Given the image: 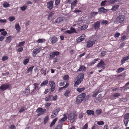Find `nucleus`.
<instances>
[{
  "instance_id": "1",
  "label": "nucleus",
  "mask_w": 129,
  "mask_h": 129,
  "mask_svg": "<svg viewBox=\"0 0 129 129\" xmlns=\"http://www.w3.org/2000/svg\"><path fill=\"white\" fill-rule=\"evenodd\" d=\"M84 77V74L83 73L79 74L75 80L74 86L77 87L78 85L81 83Z\"/></svg>"
},
{
  "instance_id": "2",
  "label": "nucleus",
  "mask_w": 129,
  "mask_h": 129,
  "mask_svg": "<svg viewBox=\"0 0 129 129\" xmlns=\"http://www.w3.org/2000/svg\"><path fill=\"white\" fill-rule=\"evenodd\" d=\"M85 96L86 94L85 93H83L79 95L76 98V104L78 105L82 103L84 100Z\"/></svg>"
},
{
  "instance_id": "3",
  "label": "nucleus",
  "mask_w": 129,
  "mask_h": 129,
  "mask_svg": "<svg viewBox=\"0 0 129 129\" xmlns=\"http://www.w3.org/2000/svg\"><path fill=\"white\" fill-rule=\"evenodd\" d=\"M125 19V16L122 14H120L115 19L114 21L117 23L118 24L123 22Z\"/></svg>"
},
{
  "instance_id": "4",
  "label": "nucleus",
  "mask_w": 129,
  "mask_h": 129,
  "mask_svg": "<svg viewBox=\"0 0 129 129\" xmlns=\"http://www.w3.org/2000/svg\"><path fill=\"white\" fill-rule=\"evenodd\" d=\"M76 115L74 113H69L68 114V119L71 123H73L77 118Z\"/></svg>"
},
{
  "instance_id": "5",
  "label": "nucleus",
  "mask_w": 129,
  "mask_h": 129,
  "mask_svg": "<svg viewBox=\"0 0 129 129\" xmlns=\"http://www.w3.org/2000/svg\"><path fill=\"white\" fill-rule=\"evenodd\" d=\"M39 85V84L38 83H36L34 84V89L31 93V94L32 95L36 94L39 91V90L40 88V87H38Z\"/></svg>"
},
{
  "instance_id": "6",
  "label": "nucleus",
  "mask_w": 129,
  "mask_h": 129,
  "mask_svg": "<svg viewBox=\"0 0 129 129\" xmlns=\"http://www.w3.org/2000/svg\"><path fill=\"white\" fill-rule=\"evenodd\" d=\"M41 47H39L34 49L32 51V55L34 57L36 56L42 50Z\"/></svg>"
},
{
  "instance_id": "7",
  "label": "nucleus",
  "mask_w": 129,
  "mask_h": 129,
  "mask_svg": "<svg viewBox=\"0 0 129 129\" xmlns=\"http://www.w3.org/2000/svg\"><path fill=\"white\" fill-rule=\"evenodd\" d=\"M60 54L59 52L56 51L52 52L50 53L49 55L48 56V58L50 59H52L54 58L55 56H58Z\"/></svg>"
},
{
  "instance_id": "8",
  "label": "nucleus",
  "mask_w": 129,
  "mask_h": 129,
  "mask_svg": "<svg viewBox=\"0 0 129 129\" xmlns=\"http://www.w3.org/2000/svg\"><path fill=\"white\" fill-rule=\"evenodd\" d=\"M49 86H50V90L51 92H53L55 89V84L53 81H50L49 82Z\"/></svg>"
},
{
  "instance_id": "9",
  "label": "nucleus",
  "mask_w": 129,
  "mask_h": 129,
  "mask_svg": "<svg viewBox=\"0 0 129 129\" xmlns=\"http://www.w3.org/2000/svg\"><path fill=\"white\" fill-rule=\"evenodd\" d=\"M10 87V85L8 83H7L5 84H2L0 87V89L4 91L8 89Z\"/></svg>"
},
{
  "instance_id": "10",
  "label": "nucleus",
  "mask_w": 129,
  "mask_h": 129,
  "mask_svg": "<svg viewBox=\"0 0 129 129\" xmlns=\"http://www.w3.org/2000/svg\"><path fill=\"white\" fill-rule=\"evenodd\" d=\"M54 2L51 1L47 3V8L49 10H51L53 8Z\"/></svg>"
},
{
  "instance_id": "11",
  "label": "nucleus",
  "mask_w": 129,
  "mask_h": 129,
  "mask_svg": "<svg viewBox=\"0 0 129 129\" xmlns=\"http://www.w3.org/2000/svg\"><path fill=\"white\" fill-rule=\"evenodd\" d=\"M87 45L86 46L87 48H90L92 47L95 44V41H88L87 42Z\"/></svg>"
},
{
  "instance_id": "12",
  "label": "nucleus",
  "mask_w": 129,
  "mask_h": 129,
  "mask_svg": "<svg viewBox=\"0 0 129 129\" xmlns=\"http://www.w3.org/2000/svg\"><path fill=\"white\" fill-rule=\"evenodd\" d=\"M95 30H98L100 27V22L98 21L96 22L94 24L93 26Z\"/></svg>"
},
{
  "instance_id": "13",
  "label": "nucleus",
  "mask_w": 129,
  "mask_h": 129,
  "mask_svg": "<svg viewBox=\"0 0 129 129\" xmlns=\"http://www.w3.org/2000/svg\"><path fill=\"white\" fill-rule=\"evenodd\" d=\"M50 39L51 42L52 44H54L56 43L58 41L57 37L55 36L51 38Z\"/></svg>"
},
{
  "instance_id": "14",
  "label": "nucleus",
  "mask_w": 129,
  "mask_h": 129,
  "mask_svg": "<svg viewBox=\"0 0 129 129\" xmlns=\"http://www.w3.org/2000/svg\"><path fill=\"white\" fill-rule=\"evenodd\" d=\"M105 65V64L102 60H101L100 62L98 63L97 66L98 67H101L103 69H104L105 67L104 66Z\"/></svg>"
},
{
  "instance_id": "15",
  "label": "nucleus",
  "mask_w": 129,
  "mask_h": 129,
  "mask_svg": "<svg viewBox=\"0 0 129 129\" xmlns=\"http://www.w3.org/2000/svg\"><path fill=\"white\" fill-rule=\"evenodd\" d=\"M98 10V12L99 13H106L108 11L107 10L105 9L103 7L100 8Z\"/></svg>"
},
{
  "instance_id": "16",
  "label": "nucleus",
  "mask_w": 129,
  "mask_h": 129,
  "mask_svg": "<svg viewBox=\"0 0 129 129\" xmlns=\"http://www.w3.org/2000/svg\"><path fill=\"white\" fill-rule=\"evenodd\" d=\"M129 59V54L127 56L124 57L121 61V63L122 64L125 62V61Z\"/></svg>"
},
{
  "instance_id": "17",
  "label": "nucleus",
  "mask_w": 129,
  "mask_h": 129,
  "mask_svg": "<svg viewBox=\"0 0 129 129\" xmlns=\"http://www.w3.org/2000/svg\"><path fill=\"white\" fill-rule=\"evenodd\" d=\"M86 113L88 115H92L93 116L94 114V111L93 110H87L86 112Z\"/></svg>"
},
{
  "instance_id": "18",
  "label": "nucleus",
  "mask_w": 129,
  "mask_h": 129,
  "mask_svg": "<svg viewBox=\"0 0 129 129\" xmlns=\"http://www.w3.org/2000/svg\"><path fill=\"white\" fill-rule=\"evenodd\" d=\"M88 27L87 25H84L82 26L78 27V29L79 30H85Z\"/></svg>"
},
{
  "instance_id": "19",
  "label": "nucleus",
  "mask_w": 129,
  "mask_h": 129,
  "mask_svg": "<svg viewBox=\"0 0 129 129\" xmlns=\"http://www.w3.org/2000/svg\"><path fill=\"white\" fill-rule=\"evenodd\" d=\"M119 6V5H115L112 7L111 9V10L113 11H116L117 10Z\"/></svg>"
},
{
  "instance_id": "20",
  "label": "nucleus",
  "mask_w": 129,
  "mask_h": 129,
  "mask_svg": "<svg viewBox=\"0 0 129 129\" xmlns=\"http://www.w3.org/2000/svg\"><path fill=\"white\" fill-rule=\"evenodd\" d=\"M78 1L77 0H75L73 2H72L71 4V8L73 9L74 7L76 6L77 3Z\"/></svg>"
},
{
  "instance_id": "21",
  "label": "nucleus",
  "mask_w": 129,
  "mask_h": 129,
  "mask_svg": "<svg viewBox=\"0 0 129 129\" xmlns=\"http://www.w3.org/2000/svg\"><path fill=\"white\" fill-rule=\"evenodd\" d=\"M86 69V67L84 66H81L79 69L77 71V72H78L79 71H82L83 70V71L85 70Z\"/></svg>"
},
{
  "instance_id": "22",
  "label": "nucleus",
  "mask_w": 129,
  "mask_h": 129,
  "mask_svg": "<svg viewBox=\"0 0 129 129\" xmlns=\"http://www.w3.org/2000/svg\"><path fill=\"white\" fill-rule=\"evenodd\" d=\"M70 92V89H67L64 93V95L66 97L68 96L69 95V94Z\"/></svg>"
},
{
  "instance_id": "23",
  "label": "nucleus",
  "mask_w": 129,
  "mask_h": 129,
  "mask_svg": "<svg viewBox=\"0 0 129 129\" xmlns=\"http://www.w3.org/2000/svg\"><path fill=\"white\" fill-rule=\"evenodd\" d=\"M25 93V95L27 96L30 93V90L28 87L25 89L24 91Z\"/></svg>"
},
{
  "instance_id": "24",
  "label": "nucleus",
  "mask_w": 129,
  "mask_h": 129,
  "mask_svg": "<svg viewBox=\"0 0 129 129\" xmlns=\"http://www.w3.org/2000/svg\"><path fill=\"white\" fill-rule=\"evenodd\" d=\"M67 116H65L62 118L59 121L58 123H62L63 124V122L64 121L67 120Z\"/></svg>"
},
{
  "instance_id": "25",
  "label": "nucleus",
  "mask_w": 129,
  "mask_h": 129,
  "mask_svg": "<svg viewBox=\"0 0 129 129\" xmlns=\"http://www.w3.org/2000/svg\"><path fill=\"white\" fill-rule=\"evenodd\" d=\"M54 12H50L49 15H48V19L50 20V19L51 18L53 15H54Z\"/></svg>"
},
{
  "instance_id": "26",
  "label": "nucleus",
  "mask_w": 129,
  "mask_h": 129,
  "mask_svg": "<svg viewBox=\"0 0 129 129\" xmlns=\"http://www.w3.org/2000/svg\"><path fill=\"white\" fill-rule=\"evenodd\" d=\"M15 28L16 30L17 31V33H18L20 31L21 29V27L18 24H16Z\"/></svg>"
},
{
  "instance_id": "27",
  "label": "nucleus",
  "mask_w": 129,
  "mask_h": 129,
  "mask_svg": "<svg viewBox=\"0 0 129 129\" xmlns=\"http://www.w3.org/2000/svg\"><path fill=\"white\" fill-rule=\"evenodd\" d=\"M124 122L126 126H127L128 122L129 121L128 118L125 117L124 116Z\"/></svg>"
},
{
  "instance_id": "28",
  "label": "nucleus",
  "mask_w": 129,
  "mask_h": 129,
  "mask_svg": "<svg viewBox=\"0 0 129 129\" xmlns=\"http://www.w3.org/2000/svg\"><path fill=\"white\" fill-rule=\"evenodd\" d=\"M128 85H129V82L127 83L125 85L122 87V88L124 90L128 89H129V86H128Z\"/></svg>"
},
{
  "instance_id": "29",
  "label": "nucleus",
  "mask_w": 129,
  "mask_h": 129,
  "mask_svg": "<svg viewBox=\"0 0 129 129\" xmlns=\"http://www.w3.org/2000/svg\"><path fill=\"white\" fill-rule=\"evenodd\" d=\"M48 80H46L42 82L40 85V86L42 87L43 86L47 84L48 83Z\"/></svg>"
},
{
  "instance_id": "30",
  "label": "nucleus",
  "mask_w": 129,
  "mask_h": 129,
  "mask_svg": "<svg viewBox=\"0 0 129 129\" xmlns=\"http://www.w3.org/2000/svg\"><path fill=\"white\" fill-rule=\"evenodd\" d=\"M46 111V109H43L42 108H39L37 109L36 111L37 112H44L45 111Z\"/></svg>"
},
{
  "instance_id": "31",
  "label": "nucleus",
  "mask_w": 129,
  "mask_h": 129,
  "mask_svg": "<svg viewBox=\"0 0 129 129\" xmlns=\"http://www.w3.org/2000/svg\"><path fill=\"white\" fill-rule=\"evenodd\" d=\"M46 40L44 39H39L37 40V42L38 43H45Z\"/></svg>"
},
{
  "instance_id": "32",
  "label": "nucleus",
  "mask_w": 129,
  "mask_h": 129,
  "mask_svg": "<svg viewBox=\"0 0 129 129\" xmlns=\"http://www.w3.org/2000/svg\"><path fill=\"white\" fill-rule=\"evenodd\" d=\"M11 36H9L7 37L6 38V40H5V42L9 44L10 43L11 41Z\"/></svg>"
},
{
  "instance_id": "33",
  "label": "nucleus",
  "mask_w": 129,
  "mask_h": 129,
  "mask_svg": "<svg viewBox=\"0 0 129 129\" xmlns=\"http://www.w3.org/2000/svg\"><path fill=\"white\" fill-rule=\"evenodd\" d=\"M57 120V118H56L54 119L51 122L50 125V127H52L55 124Z\"/></svg>"
},
{
  "instance_id": "34",
  "label": "nucleus",
  "mask_w": 129,
  "mask_h": 129,
  "mask_svg": "<svg viewBox=\"0 0 129 129\" xmlns=\"http://www.w3.org/2000/svg\"><path fill=\"white\" fill-rule=\"evenodd\" d=\"M62 21V19L60 18H58L56 19L55 22L57 24H59Z\"/></svg>"
},
{
  "instance_id": "35",
  "label": "nucleus",
  "mask_w": 129,
  "mask_h": 129,
  "mask_svg": "<svg viewBox=\"0 0 129 129\" xmlns=\"http://www.w3.org/2000/svg\"><path fill=\"white\" fill-rule=\"evenodd\" d=\"M124 70V68H120L117 70L116 72L117 73H119L123 71Z\"/></svg>"
},
{
  "instance_id": "36",
  "label": "nucleus",
  "mask_w": 129,
  "mask_h": 129,
  "mask_svg": "<svg viewBox=\"0 0 129 129\" xmlns=\"http://www.w3.org/2000/svg\"><path fill=\"white\" fill-rule=\"evenodd\" d=\"M3 5V7L5 8H7L10 6V5L9 3L6 2H4Z\"/></svg>"
},
{
  "instance_id": "37",
  "label": "nucleus",
  "mask_w": 129,
  "mask_h": 129,
  "mask_svg": "<svg viewBox=\"0 0 129 129\" xmlns=\"http://www.w3.org/2000/svg\"><path fill=\"white\" fill-rule=\"evenodd\" d=\"M34 68V66H32L29 67L28 69L26 71V73H28L29 72H32L33 71V69Z\"/></svg>"
},
{
  "instance_id": "38",
  "label": "nucleus",
  "mask_w": 129,
  "mask_h": 129,
  "mask_svg": "<svg viewBox=\"0 0 129 129\" xmlns=\"http://www.w3.org/2000/svg\"><path fill=\"white\" fill-rule=\"evenodd\" d=\"M106 54V51H102L100 55V57H103Z\"/></svg>"
},
{
  "instance_id": "39",
  "label": "nucleus",
  "mask_w": 129,
  "mask_h": 129,
  "mask_svg": "<svg viewBox=\"0 0 129 129\" xmlns=\"http://www.w3.org/2000/svg\"><path fill=\"white\" fill-rule=\"evenodd\" d=\"M52 97V95H49L45 98V100L47 101H49L50 100L51 98Z\"/></svg>"
},
{
  "instance_id": "40",
  "label": "nucleus",
  "mask_w": 129,
  "mask_h": 129,
  "mask_svg": "<svg viewBox=\"0 0 129 129\" xmlns=\"http://www.w3.org/2000/svg\"><path fill=\"white\" fill-rule=\"evenodd\" d=\"M25 43V42L24 41H23L19 43V44L17 46L18 47L23 46L24 45Z\"/></svg>"
},
{
  "instance_id": "41",
  "label": "nucleus",
  "mask_w": 129,
  "mask_h": 129,
  "mask_svg": "<svg viewBox=\"0 0 129 129\" xmlns=\"http://www.w3.org/2000/svg\"><path fill=\"white\" fill-rule=\"evenodd\" d=\"M63 125L62 123H59V124L56 127L57 129H61Z\"/></svg>"
},
{
  "instance_id": "42",
  "label": "nucleus",
  "mask_w": 129,
  "mask_h": 129,
  "mask_svg": "<svg viewBox=\"0 0 129 129\" xmlns=\"http://www.w3.org/2000/svg\"><path fill=\"white\" fill-rule=\"evenodd\" d=\"M49 117L47 116L45 117L44 118V124H46L47 123L49 120Z\"/></svg>"
},
{
  "instance_id": "43",
  "label": "nucleus",
  "mask_w": 129,
  "mask_h": 129,
  "mask_svg": "<svg viewBox=\"0 0 129 129\" xmlns=\"http://www.w3.org/2000/svg\"><path fill=\"white\" fill-rule=\"evenodd\" d=\"M70 30L71 31L72 33H76L77 32L75 30V29L73 27H72L70 28Z\"/></svg>"
},
{
  "instance_id": "44",
  "label": "nucleus",
  "mask_w": 129,
  "mask_h": 129,
  "mask_svg": "<svg viewBox=\"0 0 129 129\" xmlns=\"http://www.w3.org/2000/svg\"><path fill=\"white\" fill-rule=\"evenodd\" d=\"M8 19L10 21L12 22L15 19V17L14 16H10L9 17Z\"/></svg>"
},
{
  "instance_id": "45",
  "label": "nucleus",
  "mask_w": 129,
  "mask_h": 129,
  "mask_svg": "<svg viewBox=\"0 0 129 129\" xmlns=\"http://www.w3.org/2000/svg\"><path fill=\"white\" fill-rule=\"evenodd\" d=\"M102 113V110L101 109H99L96 110V114L97 115H99L100 114Z\"/></svg>"
},
{
  "instance_id": "46",
  "label": "nucleus",
  "mask_w": 129,
  "mask_h": 129,
  "mask_svg": "<svg viewBox=\"0 0 129 129\" xmlns=\"http://www.w3.org/2000/svg\"><path fill=\"white\" fill-rule=\"evenodd\" d=\"M25 110H26L25 107H22L19 110V113H21L25 111Z\"/></svg>"
},
{
  "instance_id": "47",
  "label": "nucleus",
  "mask_w": 129,
  "mask_h": 129,
  "mask_svg": "<svg viewBox=\"0 0 129 129\" xmlns=\"http://www.w3.org/2000/svg\"><path fill=\"white\" fill-rule=\"evenodd\" d=\"M120 95V94L119 93H115L113 94V96L114 97H118Z\"/></svg>"
},
{
  "instance_id": "48",
  "label": "nucleus",
  "mask_w": 129,
  "mask_h": 129,
  "mask_svg": "<svg viewBox=\"0 0 129 129\" xmlns=\"http://www.w3.org/2000/svg\"><path fill=\"white\" fill-rule=\"evenodd\" d=\"M60 108H58L55 109L54 111H53V112L55 113V114L57 115L58 112L60 111Z\"/></svg>"
},
{
  "instance_id": "49",
  "label": "nucleus",
  "mask_w": 129,
  "mask_h": 129,
  "mask_svg": "<svg viewBox=\"0 0 129 129\" xmlns=\"http://www.w3.org/2000/svg\"><path fill=\"white\" fill-rule=\"evenodd\" d=\"M84 89V88L83 87L81 88H77L76 90L77 91L79 92H81L83 91Z\"/></svg>"
},
{
  "instance_id": "50",
  "label": "nucleus",
  "mask_w": 129,
  "mask_h": 129,
  "mask_svg": "<svg viewBox=\"0 0 129 129\" xmlns=\"http://www.w3.org/2000/svg\"><path fill=\"white\" fill-rule=\"evenodd\" d=\"M107 1H108L105 0L102 2L101 4V6H105L106 5V2Z\"/></svg>"
},
{
  "instance_id": "51",
  "label": "nucleus",
  "mask_w": 129,
  "mask_h": 129,
  "mask_svg": "<svg viewBox=\"0 0 129 129\" xmlns=\"http://www.w3.org/2000/svg\"><path fill=\"white\" fill-rule=\"evenodd\" d=\"M27 7L26 6L24 5L21 8V10L22 11H24L26 9Z\"/></svg>"
},
{
  "instance_id": "52",
  "label": "nucleus",
  "mask_w": 129,
  "mask_h": 129,
  "mask_svg": "<svg viewBox=\"0 0 129 129\" xmlns=\"http://www.w3.org/2000/svg\"><path fill=\"white\" fill-rule=\"evenodd\" d=\"M57 115L55 114V113L54 112H53L52 114L51 115V117L52 118H53L55 117Z\"/></svg>"
},
{
  "instance_id": "53",
  "label": "nucleus",
  "mask_w": 129,
  "mask_h": 129,
  "mask_svg": "<svg viewBox=\"0 0 129 129\" xmlns=\"http://www.w3.org/2000/svg\"><path fill=\"white\" fill-rule=\"evenodd\" d=\"M108 23V21L106 20H103L101 22V24L102 25H105Z\"/></svg>"
},
{
  "instance_id": "54",
  "label": "nucleus",
  "mask_w": 129,
  "mask_h": 129,
  "mask_svg": "<svg viewBox=\"0 0 129 129\" xmlns=\"http://www.w3.org/2000/svg\"><path fill=\"white\" fill-rule=\"evenodd\" d=\"M99 92L98 91H95L92 94V96L93 97H95Z\"/></svg>"
},
{
  "instance_id": "55",
  "label": "nucleus",
  "mask_w": 129,
  "mask_h": 129,
  "mask_svg": "<svg viewBox=\"0 0 129 129\" xmlns=\"http://www.w3.org/2000/svg\"><path fill=\"white\" fill-rule=\"evenodd\" d=\"M29 60L28 59H26L24 61L23 63L24 65L26 64L29 61Z\"/></svg>"
},
{
  "instance_id": "56",
  "label": "nucleus",
  "mask_w": 129,
  "mask_h": 129,
  "mask_svg": "<svg viewBox=\"0 0 129 129\" xmlns=\"http://www.w3.org/2000/svg\"><path fill=\"white\" fill-rule=\"evenodd\" d=\"M83 22V21L82 20H78L77 22V24L78 25L81 24Z\"/></svg>"
},
{
  "instance_id": "57",
  "label": "nucleus",
  "mask_w": 129,
  "mask_h": 129,
  "mask_svg": "<svg viewBox=\"0 0 129 129\" xmlns=\"http://www.w3.org/2000/svg\"><path fill=\"white\" fill-rule=\"evenodd\" d=\"M120 35V34L119 33L117 32L115 34L114 37L115 38H117L119 37Z\"/></svg>"
},
{
  "instance_id": "58",
  "label": "nucleus",
  "mask_w": 129,
  "mask_h": 129,
  "mask_svg": "<svg viewBox=\"0 0 129 129\" xmlns=\"http://www.w3.org/2000/svg\"><path fill=\"white\" fill-rule=\"evenodd\" d=\"M69 76L68 75H66L64 76L63 77V79L65 80H67L69 79Z\"/></svg>"
},
{
  "instance_id": "59",
  "label": "nucleus",
  "mask_w": 129,
  "mask_h": 129,
  "mask_svg": "<svg viewBox=\"0 0 129 129\" xmlns=\"http://www.w3.org/2000/svg\"><path fill=\"white\" fill-rule=\"evenodd\" d=\"M88 125L87 123H86L82 127V129H87L88 127Z\"/></svg>"
},
{
  "instance_id": "60",
  "label": "nucleus",
  "mask_w": 129,
  "mask_h": 129,
  "mask_svg": "<svg viewBox=\"0 0 129 129\" xmlns=\"http://www.w3.org/2000/svg\"><path fill=\"white\" fill-rule=\"evenodd\" d=\"M85 36L84 34L82 35L80 37V39L82 40V41L84 40L85 39Z\"/></svg>"
},
{
  "instance_id": "61",
  "label": "nucleus",
  "mask_w": 129,
  "mask_h": 129,
  "mask_svg": "<svg viewBox=\"0 0 129 129\" xmlns=\"http://www.w3.org/2000/svg\"><path fill=\"white\" fill-rule=\"evenodd\" d=\"M8 57L4 56L2 57V59L3 61H4L7 60L8 59Z\"/></svg>"
},
{
  "instance_id": "62",
  "label": "nucleus",
  "mask_w": 129,
  "mask_h": 129,
  "mask_svg": "<svg viewBox=\"0 0 129 129\" xmlns=\"http://www.w3.org/2000/svg\"><path fill=\"white\" fill-rule=\"evenodd\" d=\"M83 116V113H81L79 114V118L81 119Z\"/></svg>"
},
{
  "instance_id": "63",
  "label": "nucleus",
  "mask_w": 129,
  "mask_h": 129,
  "mask_svg": "<svg viewBox=\"0 0 129 129\" xmlns=\"http://www.w3.org/2000/svg\"><path fill=\"white\" fill-rule=\"evenodd\" d=\"M97 124L99 125H101L104 124V122L103 121H100L97 122Z\"/></svg>"
},
{
  "instance_id": "64",
  "label": "nucleus",
  "mask_w": 129,
  "mask_h": 129,
  "mask_svg": "<svg viewBox=\"0 0 129 129\" xmlns=\"http://www.w3.org/2000/svg\"><path fill=\"white\" fill-rule=\"evenodd\" d=\"M10 129H15V125H11L10 127Z\"/></svg>"
}]
</instances>
